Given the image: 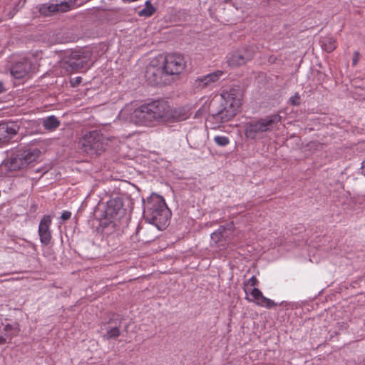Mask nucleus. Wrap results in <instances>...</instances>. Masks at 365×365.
<instances>
[{
  "mask_svg": "<svg viewBox=\"0 0 365 365\" xmlns=\"http://www.w3.org/2000/svg\"><path fill=\"white\" fill-rule=\"evenodd\" d=\"M4 326V324L2 322L1 318L0 317V334L2 333V329H3Z\"/></svg>",
  "mask_w": 365,
  "mask_h": 365,
  "instance_id": "obj_35",
  "label": "nucleus"
},
{
  "mask_svg": "<svg viewBox=\"0 0 365 365\" xmlns=\"http://www.w3.org/2000/svg\"><path fill=\"white\" fill-rule=\"evenodd\" d=\"M81 82V77H76L71 81L72 86H76Z\"/></svg>",
  "mask_w": 365,
  "mask_h": 365,
  "instance_id": "obj_32",
  "label": "nucleus"
},
{
  "mask_svg": "<svg viewBox=\"0 0 365 365\" xmlns=\"http://www.w3.org/2000/svg\"><path fill=\"white\" fill-rule=\"evenodd\" d=\"M155 11V7L151 4L150 1L145 2V7L139 11V15L141 16H150Z\"/></svg>",
  "mask_w": 365,
  "mask_h": 365,
  "instance_id": "obj_26",
  "label": "nucleus"
},
{
  "mask_svg": "<svg viewBox=\"0 0 365 365\" xmlns=\"http://www.w3.org/2000/svg\"><path fill=\"white\" fill-rule=\"evenodd\" d=\"M242 94L238 88H229L222 91L217 99L211 103L212 118L218 123L230 121L241 106Z\"/></svg>",
  "mask_w": 365,
  "mask_h": 365,
  "instance_id": "obj_1",
  "label": "nucleus"
},
{
  "mask_svg": "<svg viewBox=\"0 0 365 365\" xmlns=\"http://www.w3.org/2000/svg\"><path fill=\"white\" fill-rule=\"evenodd\" d=\"M42 123L43 128L49 131L56 130L60 125V121L54 115H51L43 119Z\"/></svg>",
  "mask_w": 365,
  "mask_h": 365,
  "instance_id": "obj_22",
  "label": "nucleus"
},
{
  "mask_svg": "<svg viewBox=\"0 0 365 365\" xmlns=\"http://www.w3.org/2000/svg\"><path fill=\"white\" fill-rule=\"evenodd\" d=\"M75 4V0H68L56 3L48 2L42 4L38 7V11L43 16H51L58 12H66Z\"/></svg>",
  "mask_w": 365,
  "mask_h": 365,
  "instance_id": "obj_10",
  "label": "nucleus"
},
{
  "mask_svg": "<svg viewBox=\"0 0 365 365\" xmlns=\"http://www.w3.org/2000/svg\"><path fill=\"white\" fill-rule=\"evenodd\" d=\"M169 104L165 101H154L135 108L130 114V120L136 125H148L154 122H165Z\"/></svg>",
  "mask_w": 365,
  "mask_h": 365,
  "instance_id": "obj_2",
  "label": "nucleus"
},
{
  "mask_svg": "<svg viewBox=\"0 0 365 365\" xmlns=\"http://www.w3.org/2000/svg\"><path fill=\"white\" fill-rule=\"evenodd\" d=\"M40 153V150L36 148L24 150L11 158L6 163V166L11 170L24 169L34 162L39 157Z\"/></svg>",
  "mask_w": 365,
  "mask_h": 365,
  "instance_id": "obj_7",
  "label": "nucleus"
},
{
  "mask_svg": "<svg viewBox=\"0 0 365 365\" xmlns=\"http://www.w3.org/2000/svg\"><path fill=\"white\" fill-rule=\"evenodd\" d=\"M5 89L4 87V84L2 82L0 81V94L4 92Z\"/></svg>",
  "mask_w": 365,
  "mask_h": 365,
  "instance_id": "obj_34",
  "label": "nucleus"
},
{
  "mask_svg": "<svg viewBox=\"0 0 365 365\" xmlns=\"http://www.w3.org/2000/svg\"><path fill=\"white\" fill-rule=\"evenodd\" d=\"M320 42L322 48L328 53L333 51L336 48V41L332 36H324Z\"/></svg>",
  "mask_w": 365,
  "mask_h": 365,
  "instance_id": "obj_23",
  "label": "nucleus"
},
{
  "mask_svg": "<svg viewBox=\"0 0 365 365\" xmlns=\"http://www.w3.org/2000/svg\"><path fill=\"white\" fill-rule=\"evenodd\" d=\"M359 60V51H355L354 53V56L352 58V65L356 66Z\"/></svg>",
  "mask_w": 365,
  "mask_h": 365,
  "instance_id": "obj_31",
  "label": "nucleus"
},
{
  "mask_svg": "<svg viewBox=\"0 0 365 365\" xmlns=\"http://www.w3.org/2000/svg\"><path fill=\"white\" fill-rule=\"evenodd\" d=\"M124 212L125 210L123 207V202L120 198H113L107 202L106 209V215L114 217L115 216L122 215Z\"/></svg>",
  "mask_w": 365,
  "mask_h": 365,
  "instance_id": "obj_18",
  "label": "nucleus"
},
{
  "mask_svg": "<svg viewBox=\"0 0 365 365\" xmlns=\"http://www.w3.org/2000/svg\"><path fill=\"white\" fill-rule=\"evenodd\" d=\"M143 217L146 222L162 230L168 226L171 212L164 198L153 194L144 202Z\"/></svg>",
  "mask_w": 365,
  "mask_h": 365,
  "instance_id": "obj_3",
  "label": "nucleus"
},
{
  "mask_svg": "<svg viewBox=\"0 0 365 365\" xmlns=\"http://www.w3.org/2000/svg\"><path fill=\"white\" fill-rule=\"evenodd\" d=\"M167 76L178 75L185 68V61L182 56L176 53L168 54L162 63Z\"/></svg>",
  "mask_w": 365,
  "mask_h": 365,
  "instance_id": "obj_8",
  "label": "nucleus"
},
{
  "mask_svg": "<svg viewBox=\"0 0 365 365\" xmlns=\"http://www.w3.org/2000/svg\"><path fill=\"white\" fill-rule=\"evenodd\" d=\"M226 3H232V5H230L227 8V11L231 13H227L225 10L224 18L227 21L235 20L237 19H240L242 16L239 14V12L242 14L245 13L246 5L242 4L240 0H223Z\"/></svg>",
  "mask_w": 365,
  "mask_h": 365,
  "instance_id": "obj_13",
  "label": "nucleus"
},
{
  "mask_svg": "<svg viewBox=\"0 0 365 365\" xmlns=\"http://www.w3.org/2000/svg\"><path fill=\"white\" fill-rule=\"evenodd\" d=\"M82 150L91 155H100L105 150V138L97 130L86 134L79 141Z\"/></svg>",
  "mask_w": 365,
  "mask_h": 365,
  "instance_id": "obj_5",
  "label": "nucleus"
},
{
  "mask_svg": "<svg viewBox=\"0 0 365 365\" xmlns=\"http://www.w3.org/2000/svg\"><path fill=\"white\" fill-rule=\"evenodd\" d=\"M19 331L18 323L5 324L2 329V333L0 334V345L10 343L12 338L19 334Z\"/></svg>",
  "mask_w": 365,
  "mask_h": 365,
  "instance_id": "obj_16",
  "label": "nucleus"
},
{
  "mask_svg": "<svg viewBox=\"0 0 365 365\" xmlns=\"http://www.w3.org/2000/svg\"><path fill=\"white\" fill-rule=\"evenodd\" d=\"M188 117L189 114L185 108H178L172 109L169 106L165 122L173 123L182 121L188 118Z\"/></svg>",
  "mask_w": 365,
  "mask_h": 365,
  "instance_id": "obj_19",
  "label": "nucleus"
},
{
  "mask_svg": "<svg viewBox=\"0 0 365 365\" xmlns=\"http://www.w3.org/2000/svg\"><path fill=\"white\" fill-rule=\"evenodd\" d=\"M361 173L365 176V160L361 163Z\"/></svg>",
  "mask_w": 365,
  "mask_h": 365,
  "instance_id": "obj_33",
  "label": "nucleus"
},
{
  "mask_svg": "<svg viewBox=\"0 0 365 365\" xmlns=\"http://www.w3.org/2000/svg\"><path fill=\"white\" fill-rule=\"evenodd\" d=\"M245 292L246 293L245 299L249 302L255 303L258 306L270 309L279 304L273 300L265 297L262 292L257 288L255 287L252 289L250 292L252 297L248 296L247 289H245Z\"/></svg>",
  "mask_w": 365,
  "mask_h": 365,
  "instance_id": "obj_12",
  "label": "nucleus"
},
{
  "mask_svg": "<svg viewBox=\"0 0 365 365\" xmlns=\"http://www.w3.org/2000/svg\"><path fill=\"white\" fill-rule=\"evenodd\" d=\"M282 117L277 113L252 120L245 124L244 133L246 138L255 140L262 138L266 133L274 130L281 122Z\"/></svg>",
  "mask_w": 365,
  "mask_h": 365,
  "instance_id": "obj_4",
  "label": "nucleus"
},
{
  "mask_svg": "<svg viewBox=\"0 0 365 365\" xmlns=\"http://www.w3.org/2000/svg\"><path fill=\"white\" fill-rule=\"evenodd\" d=\"M140 232H141L140 230H137V235H140Z\"/></svg>",
  "mask_w": 365,
  "mask_h": 365,
  "instance_id": "obj_37",
  "label": "nucleus"
},
{
  "mask_svg": "<svg viewBox=\"0 0 365 365\" xmlns=\"http://www.w3.org/2000/svg\"><path fill=\"white\" fill-rule=\"evenodd\" d=\"M71 216V212H69V211H64L62 214H61V218L63 221H66V220H68V219H70Z\"/></svg>",
  "mask_w": 365,
  "mask_h": 365,
  "instance_id": "obj_30",
  "label": "nucleus"
},
{
  "mask_svg": "<svg viewBox=\"0 0 365 365\" xmlns=\"http://www.w3.org/2000/svg\"><path fill=\"white\" fill-rule=\"evenodd\" d=\"M51 225V219L49 215H44L39 223L38 235L40 241L45 245H48L51 240V234L49 230Z\"/></svg>",
  "mask_w": 365,
  "mask_h": 365,
  "instance_id": "obj_14",
  "label": "nucleus"
},
{
  "mask_svg": "<svg viewBox=\"0 0 365 365\" xmlns=\"http://www.w3.org/2000/svg\"><path fill=\"white\" fill-rule=\"evenodd\" d=\"M275 58L273 56H270L269 58V62H274Z\"/></svg>",
  "mask_w": 365,
  "mask_h": 365,
  "instance_id": "obj_36",
  "label": "nucleus"
},
{
  "mask_svg": "<svg viewBox=\"0 0 365 365\" xmlns=\"http://www.w3.org/2000/svg\"><path fill=\"white\" fill-rule=\"evenodd\" d=\"M31 68V64L29 61L18 62L11 67V74L16 78H21L29 73Z\"/></svg>",
  "mask_w": 365,
  "mask_h": 365,
  "instance_id": "obj_20",
  "label": "nucleus"
},
{
  "mask_svg": "<svg viewBox=\"0 0 365 365\" xmlns=\"http://www.w3.org/2000/svg\"><path fill=\"white\" fill-rule=\"evenodd\" d=\"M117 322H115V325L113 327H110L109 329L107 331L106 335H105V338L106 339H115L120 336V324H117ZM118 324H120V322H118Z\"/></svg>",
  "mask_w": 365,
  "mask_h": 365,
  "instance_id": "obj_24",
  "label": "nucleus"
},
{
  "mask_svg": "<svg viewBox=\"0 0 365 365\" xmlns=\"http://www.w3.org/2000/svg\"><path fill=\"white\" fill-rule=\"evenodd\" d=\"M289 102L291 105L298 106L300 105V96L298 93H295L294 96H291Z\"/></svg>",
  "mask_w": 365,
  "mask_h": 365,
  "instance_id": "obj_28",
  "label": "nucleus"
},
{
  "mask_svg": "<svg viewBox=\"0 0 365 365\" xmlns=\"http://www.w3.org/2000/svg\"><path fill=\"white\" fill-rule=\"evenodd\" d=\"M222 75V71H216L213 73L197 78L195 81V86L196 88L201 89L210 86L213 83L217 82Z\"/></svg>",
  "mask_w": 365,
  "mask_h": 365,
  "instance_id": "obj_15",
  "label": "nucleus"
},
{
  "mask_svg": "<svg viewBox=\"0 0 365 365\" xmlns=\"http://www.w3.org/2000/svg\"><path fill=\"white\" fill-rule=\"evenodd\" d=\"M257 283H258V280L256 278V277L255 276H252L247 281L244 282V287H247L249 285H250L251 287H255V286H256L257 284ZM244 289H246V288H244Z\"/></svg>",
  "mask_w": 365,
  "mask_h": 365,
  "instance_id": "obj_29",
  "label": "nucleus"
},
{
  "mask_svg": "<svg viewBox=\"0 0 365 365\" xmlns=\"http://www.w3.org/2000/svg\"><path fill=\"white\" fill-rule=\"evenodd\" d=\"M98 229L100 230L103 235H108L114 230V224L111 221L101 222Z\"/></svg>",
  "mask_w": 365,
  "mask_h": 365,
  "instance_id": "obj_25",
  "label": "nucleus"
},
{
  "mask_svg": "<svg viewBox=\"0 0 365 365\" xmlns=\"http://www.w3.org/2000/svg\"><path fill=\"white\" fill-rule=\"evenodd\" d=\"M215 143L220 146H225L229 144L230 140L226 136L217 135L214 138Z\"/></svg>",
  "mask_w": 365,
  "mask_h": 365,
  "instance_id": "obj_27",
  "label": "nucleus"
},
{
  "mask_svg": "<svg viewBox=\"0 0 365 365\" xmlns=\"http://www.w3.org/2000/svg\"><path fill=\"white\" fill-rule=\"evenodd\" d=\"M19 130V125L15 122L0 123V141L9 140Z\"/></svg>",
  "mask_w": 365,
  "mask_h": 365,
  "instance_id": "obj_17",
  "label": "nucleus"
},
{
  "mask_svg": "<svg viewBox=\"0 0 365 365\" xmlns=\"http://www.w3.org/2000/svg\"><path fill=\"white\" fill-rule=\"evenodd\" d=\"M254 56L255 51L252 47L244 48L233 52L228 58L227 63L232 67L240 66L251 61Z\"/></svg>",
  "mask_w": 365,
  "mask_h": 365,
  "instance_id": "obj_11",
  "label": "nucleus"
},
{
  "mask_svg": "<svg viewBox=\"0 0 365 365\" xmlns=\"http://www.w3.org/2000/svg\"><path fill=\"white\" fill-rule=\"evenodd\" d=\"M166 76L163 65H158L155 61H151L146 67L145 77L147 82L151 86L167 83Z\"/></svg>",
  "mask_w": 365,
  "mask_h": 365,
  "instance_id": "obj_9",
  "label": "nucleus"
},
{
  "mask_svg": "<svg viewBox=\"0 0 365 365\" xmlns=\"http://www.w3.org/2000/svg\"><path fill=\"white\" fill-rule=\"evenodd\" d=\"M93 52L90 48L71 51L66 57L65 68L67 71H77L83 68L91 60Z\"/></svg>",
  "mask_w": 365,
  "mask_h": 365,
  "instance_id": "obj_6",
  "label": "nucleus"
},
{
  "mask_svg": "<svg viewBox=\"0 0 365 365\" xmlns=\"http://www.w3.org/2000/svg\"><path fill=\"white\" fill-rule=\"evenodd\" d=\"M225 232V227L223 226H220L215 232H212L210 235L211 240L212 242L215 244L220 243L219 247H224L225 241L224 233Z\"/></svg>",
  "mask_w": 365,
  "mask_h": 365,
  "instance_id": "obj_21",
  "label": "nucleus"
}]
</instances>
